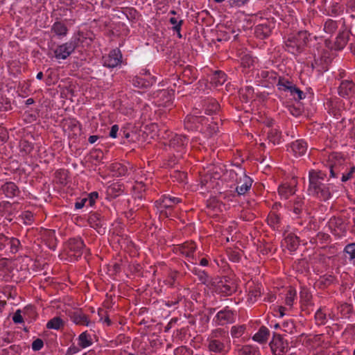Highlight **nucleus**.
<instances>
[{
	"mask_svg": "<svg viewBox=\"0 0 355 355\" xmlns=\"http://www.w3.org/2000/svg\"><path fill=\"white\" fill-rule=\"evenodd\" d=\"M349 37L348 31H344L339 33L334 42L335 48L338 50L343 49L347 44Z\"/></svg>",
	"mask_w": 355,
	"mask_h": 355,
	"instance_id": "nucleus-23",
	"label": "nucleus"
},
{
	"mask_svg": "<svg viewBox=\"0 0 355 355\" xmlns=\"http://www.w3.org/2000/svg\"><path fill=\"white\" fill-rule=\"evenodd\" d=\"M338 94L343 97H352L355 96V84L352 80H343L338 87Z\"/></svg>",
	"mask_w": 355,
	"mask_h": 355,
	"instance_id": "nucleus-12",
	"label": "nucleus"
},
{
	"mask_svg": "<svg viewBox=\"0 0 355 355\" xmlns=\"http://www.w3.org/2000/svg\"><path fill=\"white\" fill-rule=\"evenodd\" d=\"M289 92L293 96V98L297 101L303 99L305 97L304 93L299 88H297L295 85L292 86L289 90Z\"/></svg>",
	"mask_w": 355,
	"mask_h": 355,
	"instance_id": "nucleus-43",
	"label": "nucleus"
},
{
	"mask_svg": "<svg viewBox=\"0 0 355 355\" xmlns=\"http://www.w3.org/2000/svg\"><path fill=\"white\" fill-rule=\"evenodd\" d=\"M71 320L76 324L89 326L91 323L88 317L81 311H76L70 315Z\"/></svg>",
	"mask_w": 355,
	"mask_h": 355,
	"instance_id": "nucleus-18",
	"label": "nucleus"
},
{
	"mask_svg": "<svg viewBox=\"0 0 355 355\" xmlns=\"http://www.w3.org/2000/svg\"><path fill=\"white\" fill-rule=\"evenodd\" d=\"M196 72L197 70L191 66H187L184 68L182 73V80L184 83L186 84H191L193 83V81L197 78Z\"/></svg>",
	"mask_w": 355,
	"mask_h": 355,
	"instance_id": "nucleus-20",
	"label": "nucleus"
},
{
	"mask_svg": "<svg viewBox=\"0 0 355 355\" xmlns=\"http://www.w3.org/2000/svg\"><path fill=\"white\" fill-rule=\"evenodd\" d=\"M1 191L7 198H13L17 196L19 193V188L12 182H6L3 184Z\"/></svg>",
	"mask_w": 355,
	"mask_h": 355,
	"instance_id": "nucleus-15",
	"label": "nucleus"
},
{
	"mask_svg": "<svg viewBox=\"0 0 355 355\" xmlns=\"http://www.w3.org/2000/svg\"><path fill=\"white\" fill-rule=\"evenodd\" d=\"M63 127L65 130L72 131L75 135L80 132L79 122L74 119H69L64 121Z\"/></svg>",
	"mask_w": 355,
	"mask_h": 355,
	"instance_id": "nucleus-28",
	"label": "nucleus"
},
{
	"mask_svg": "<svg viewBox=\"0 0 355 355\" xmlns=\"http://www.w3.org/2000/svg\"><path fill=\"white\" fill-rule=\"evenodd\" d=\"M301 302L304 304H307L311 300V295L307 290L301 291L300 293Z\"/></svg>",
	"mask_w": 355,
	"mask_h": 355,
	"instance_id": "nucleus-49",
	"label": "nucleus"
},
{
	"mask_svg": "<svg viewBox=\"0 0 355 355\" xmlns=\"http://www.w3.org/2000/svg\"><path fill=\"white\" fill-rule=\"evenodd\" d=\"M268 139L273 145L278 144L281 140V132L276 129H271L268 132Z\"/></svg>",
	"mask_w": 355,
	"mask_h": 355,
	"instance_id": "nucleus-35",
	"label": "nucleus"
},
{
	"mask_svg": "<svg viewBox=\"0 0 355 355\" xmlns=\"http://www.w3.org/2000/svg\"><path fill=\"white\" fill-rule=\"evenodd\" d=\"M69 253L70 256L74 257H80L85 248L83 241L80 238H73L69 240L68 242Z\"/></svg>",
	"mask_w": 355,
	"mask_h": 355,
	"instance_id": "nucleus-10",
	"label": "nucleus"
},
{
	"mask_svg": "<svg viewBox=\"0 0 355 355\" xmlns=\"http://www.w3.org/2000/svg\"><path fill=\"white\" fill-rule=\"evenodd\" d=\"M234 319L235 315L234 311L226 307L217 313L214 318V321L217 325L223 326L234 322Z\"/></svg>",
	"mask_w": 355,
	"mask_h": 355,
	"instance_id": "nucleus-8",
	"label": "nucleus"
},
{
	"mask_svg": "<svg viewBox=\"0 0 355 355\" xmlns=\"http://www.w3.org/2000/svg\"><path fill=\"white\" fill-rule=\"evenodd\" d=\"M122 55L119 49H114L102 58L103 66L114 68L121 62Z\"/></svg>",
	"mask_w": 355,
	"mask_h": 355,
	"instance_id": "nucleus-9",
	"label": "nucleus"
},
{
	"mask_svg": "<svg viewBox=\"0 0 355 355\" xmlns=\"http://www.w3.org/2000/svg\"><path fill=\"white\" fill-rule=\"evenodd\" d=\"M282 330L288 334H293L295 330V326L293 321H285L282 324Z\"/></svg>",
	"mask_w": 355,
	"mask_h": 355,
	"instance_id": "nucleus-45",
	"label": "nucleus"
},
{
	"mask_svg": "<svg viewBox=\"0 0 355 355\" xmlns=\"http://www.w3.org/2000/svg\"><path fill=\"white\" fill-rule=\"evenodd\" d=\"M355 172V166H352L349 169V171L347 173H342V178L341 180L342 182H347L349 179L352 178L353 173Z\"/></svg>",
	"mask_w": 355,
	"mask_h": 355,
	"instance_id": "nucleus-56",
	"label": "nucleus"
},
{
	"mask_svg": "<svg viewBox=\"0 0 355 355\" xmlns=\"http://www.w3.org/2000/svg\"><path fill=\"white\" fill-rule=\"evenodd\" d=\"M21 310H17L12 316V320L16 324H19L23 322V317L21 314Z\"/></svg>",
	"mask_w": 355,
	"mask_h": 355,
	"instance_id": "nucleus-61",
	"label": "nucleus"
},
{
	"mask_svg": "<svg viewBox=\"0 0 355 355\" xmlns=\"http://www.w3.org/2000/svg\"><path fill=\"white\" fill-rule=\"evenodd\" d=\"M203 107L206 114L211 115L217 113L220 109V105L216 99L211 98L204 101Z\"/></svg>",
	"mask_w": 355,
	"mask_h": 355,
	"instance_id": "nucleus-17",
	"label": "nucleus"
},
{
	"mask_svg": "<svg viewBox=\"0 0 355 355\" xmlns=\"http://www.w3.org/2000/svg\"><path fill=\"white\" fill-rule=\"evenodd\" d=\"M329 15H339L340 12V7L338 5V3H336L331 6V7L329 9Z\"/></svg>",
	"mask_w": 355,
	"mask_h": 355,
	"instance_id": "nucleus-59",
	"label": "nucleus"
},
{
	"mask_svg": "<svg viewBox=\"0 0 355 355\" xmlns=\"http://www.w3.org/2000/svg\"><path fill=\"white\" fill-rule=\"evenodd\" d=\"M44 346V342L40 338L35 339L32 343V349L34 351L40 350Z\"/></svg>",
	"mask_w": 355,
	"mask_h": 355,
	"instance_id": "nucleus-57",
	"label": "nucleus"
},
{
	"mask_svg": "<svg viewBox=\"0 0 355 355\" xmlns=\"http://www.w3.org/2000/svg\"><path fill=\"white\" fill-rule=\"evenodd\" d=\"M8 245H10V252L12 254L17 253L20 248L21 243L17 238H8Z\"/></svg>",
	"mask_w": 355,
	"mask_h": 355,
	"instance_id": "nucleus-41",
	"label": "nucleus"
},
{
	"mask_svg": "<svg viewBox=\"0 0 355 355\" xmlns=\"http://www.w3.org/2000/svg\"><path fill=\"white\" fill-rule=\"evenodd\" d=\"M237 187L236 191L238 195H244L252 187V179L246 175L245 173H241L239 180L236 179Z\"/></svg>",
	"mask_w": 355,
	"mask_h": 355,
	"instance_id": "nucleus-11",
	"label": "nucleus"
},
{
	"mask_svg": "<svg viewBox=\"0 0 355 355\" xmlns=\"http://www.w3.org/2000/svg\"><path fill=\"white\" fill-rule=\"evenodd\" d=\"M77 44L78 42L75 39L74 40L58 45L54 50L55 58L58 60L67 59L74 51L77 47Z\"/></svg>",
	"mask_w": 355,
	"mask_h": 355,
	"instance_id": "nucleus-6",
	"label": "nucleus"
},
{
	"mask_svg": "<svg viewBox=\"0 0 355 355\" xmlns=\"http://www.w3.org/2000/svg\"><path fill=\"white\" fill-rule=\"evenodd\" d=\"M296 297V291L293 289H290L287 293L285 298V303L287 306H292L293 304V302Z\"/></svg>",
	"mask_w": 355,
	"mask_h": 355,
	"instance_id": "nucleus-48",
	"label": "nucleus"
},
{
	"mask_svg": "<svg viewBox=\"0 0 355 355\" xmlns=\"http://www.w3.org/2000/svg\"><path fill=\"white\" fill-rule=\"evenodd\" d=\"M269 336V329L267 327L262 326L260 327L259 331L254 335L252 338L254 340L257 341L260 343H264L267 342Z\"/></svg>",
	"mask_w": 355,
	"mask_h": 355,
	"instance_id": "nucleus-26",
	"label": "nucleus"
},
{
	"mask_svg": "<svg viewBox=\"0 0 355 355\" xmlns=\"http://www.w3.org/2000/svg\"><path fill=\"white\" fill-rule=\"evenodd\" d=\"M169 21L171 24L173 25V30L178 33V36L179 37H181V35H180V29H181V26H182V24L183 23V21L182 20H178V19L176 17H171L170 19H169Z\"/></svg>",
	"mask_w": 355,
	"mask_h": 355,
	"instance_id": "nucleus-47",
	"label": "nucleus"
},
{
	"mask_svg": "<svg viewBox=\"0 0 355 355\" xmlns=\"http://www.w3.org/2000/svg\"><path fill=\"white\" fill-rule=\"evenodd\" d=\"M181 201L182 200L180 198L164 195L159 200H157L155 203L162 215L166 217H170L171 216V209Z\"/></svg>",
	"mask_w": 355,
	"mask_h": 355,
	"instance_id": "nucleus-4",
	"label": "nucleus"
},
{
	"mask_svg": "<svg viewBox=\"0 0 355 355\" xmlns=\"http://www.w3.org/2000/svg\"><path fill=\"white\" fill-rule=\"evenodd\" d=\"M241 355H254L255 349L250 345L243 346L239 351Z\"/></svg>",
	"mask_w": 355,
	"mask_h": 355,
	"instance_id": "nucleus-51",
	"label": "nucleus"
},
{
	"mask_svg": "<svg viewBox=\"0 0 355 355\" xmlns=\"http://www.w3.org/2000/svg\"><path fill=\"white\" fill-rule=\"evenodd\" d=\"M335 277L331 275H326L320 277L318 281L320 288H325L332 284L335 281Z\"/></svg>",
	"mask_w": 355,
	"mask_h": 355,
	"instance_id": "nucleus-36",
	"label": "nucleus"
},
{
	"mask_svg": "<svg viewBox=\"0 0 355 355\" xmlns=\"http://www.w3.org/2000/svg\"><path fill=\"white\" fill-rule=\"evenodd\" d=\"M88 223L92 227L96 228L102 226L101 223L100 216L96 213L92 214L89 216Z\"/></svg>",
	"mask_w": 355,
	"mask_h": 355,
	"instance_id": "nucleus-42",
	"label": "nucleus"
},
{
	"mask_svg": "<svg viewBox=\"0 0 355 355\" xmlns=\"http://www.w3.org/2000/svg\"><path fill=\"white\" fill-rule=\"evenodd\" d=\"M79 345L82 348H86L92 344L90 335L87 331L83 332L78 337Z\"/></svg>",
	"mask_w": 355,
	"mask_h": 355,
	"instance_id": "nucleus-34",
	"label": "nucleus"
},
{
	"mask_svg": "<svg viewBox=\"0 0 355 355\" xmlns=\"http://www.w3.org/2000/svg\"><path fill=\"white\" fill-rule=\"evenodd\" d=\"M227 79L226 74L221 71H214L210 77V84L215 87L220 86L225 83Z\"/></svg>",
	"mask_w": 355,
	"mask_h": 355,
	"instance_id": "nucleus-19",
	"label": "nucleus"
},
{
	"mask_svg": "<svg viewBox=\"0 0 355 355\" xmlns=\"http://www.w3.org/2000/svg\"><path fill=\"white\" fill-rule=\"evenodd\" d=\"M338 28L337 21L333 19H327L324 24V31L328 34L334 33Z\"/></svg>",
	"mask_w": 355,
	"mask_h": 355,
	"instance_id": "nucleus-38",
	"label": "nucleus"
},
{
	"mask_svg": "<svg viewBox=\"0 0 355 355\" xmlns=\"http://www.w3.org/2000/svg\"><path fill=\"white\" fill-rule=\"evenodd\" d=\"M133 84L138 87H146L148 84L140 78H136L133 80Z\"/></svg>",
	"mask_w": 355,
	"mask_h": 355,
	"instance_id": "nucleus-63",
	"label": "nucleus"
},
{
	"mask_svg": "<svg viewBox=\"0 0 355 355\" xmlns=\"http://www.w3.org/2000/svg\"><path fill=\"white\" fill-rule=\"evenodd\" d=\"M51 32L60 38H62L67 35L68 28L62 21H55L51 26Z\"/></svg>",
	"mask_w": 355,
	"mask_h": 355,
	"instance_id": "nucleus-22",
	"label": "nucleus"
},
{
	"mask_svg": "<svg viewBox=\"0 0 355 355\" xmlns=\"http://www.w3.org/2000/svg\"><path fill=\"white\" fill-rule=\"evenodd\" d=\"M64 326V322L60 317H55L51 319L46 324L48 329H60Z\"/></svg>",
	"mask_w": 355,
	"mask_h": 355,
	"instance_id": "nucleus-37",
	"label": "nucleus"
},
{
	"mask_svg": "<svg viewBox=\"0 0 355 355\" xmlns=\"http://www.w3.org/2000/svg\"><path fill=\"white\" fill-rule=\"evenodd\" d=\"M176 252L184 255L186 257L193 259V253L196 249V245L193 241H187L175 248Z\"/></svg>",
	"mask_w": 355,
	"mask_h": 355,
	"instance_id": "nucleus-13",
	"label": "nucleus"
},
{
	"mask_svg": "<svg viewBox=\"0 0 355 355\" xmlns=\"http://www.w3.org/2000/svg\"><path fill=\"white\" fill-rule=\"evenodd\" d=\"M257 76L262 81H265L269 84H274L277 79V75L272 71L261 70L257 73Z\"/></svg>",
	"mask_w": 355,
	"mask_h": 355,
	"instance_id": "nucleus-21",
	"label": "nucleus"
},
{
	"mask_svg": "<svg viewBox=\"0 0 355 355\" xmlns=\"http://www.w3.org/2000/svg\"><path fill=\"white\" fill-rule=\"evenodd\" d=\"M345 252L349 254L350 259H355V243L347 245Z\"/></svg>",
	"mask_w": 355,
	"mask_h": 355,
	"instance_id": "nucleus-52",
	"label": "nucleus"
},
{
	"mask_svg": "<svg viewBox=\"0 0 355 355\" xmlns=\"http://www.w3.org/2000/svg\"><path fill=\"white\" fill-rule=\"evenodd\" d=\"M307 144L302 139H298L291 143L290 148L295 157H300L306 152Z\"/></svg>",
	"mask_w": 355,
	"mask_h": 355,
	"instance_id": "nucleus-14",
	"label": "nucleus"
},
{
	"mask_svg": "<svg viewBox=\"0 0 355 355\" xmlns=\"http://www.w3.org/2000/svg\"><path fill=\"white\" fill-rule=\"evenodd\" d=\"M260 294H261V292L259 289H257L256 288H252L249 291V293H248L249 300L250 301H255L256 297L257 296H259Z\"/></svg>",
	"mask_w": 355,
	"mask_h": 355,
	"instance_id": "nucleus-58",
	"label": "nucleus"
},
{
	"mask_svg": "<svg viewBox=\"0 0 355 355\" xmlns=\"http://www.w3.org/2000/svg\"><path fill=\"white\" fill-rule=\"evenodd\" d=\"M304 198L297 197L295 199L291 207L293 214L298 217L304 209Z\"/></svg>",
	"mask_w": 355,
	"mask_h": 355,
	"instance_id": "nucleus-31",
	"label": "nucleus"
},
{
	"mask_svg": "<svg viewBox=\"0 0 355 355\" xmlns=\"http://www.w3.org/2000/svg\"><path fill=\"white\" fill-rule=\"evenodd\" d=\"M249 0H229L231 7H241L248 3Z\"/></svg>",
	"mask_w": 355,
	"mask_h": 355,
	"instance_id": "nucleus-60",
	"label": "nucleus"
},
{
	"mask_svg": "<svg viewBox=\"0 0 355 355\" xmlns=\"http://www.w3.org/2000/svg\"><path fill=\"white\" fill-rule=\"evenodd\" d=\"M293 85V83L288 78L283 77L278 78L277 87L279 90L289 92Z\"/></svg>",
	"mask_w": 355,
	"mask_h": 355,
	"instance_id": "nucleus-33",
	"label": "nucleus"
},
{
	"mask_svg": "<svg viewBox=\"0 0 355 355\" xmlns=\"http://www.w3.org/2000/svg\"><path fill=\"white\" fill-rule=\"evenodd\" d=\"M245 330L244 325L233 326L231 329V335L234 338H240L243 335Z\"/></svg>",
	"mask_w": 355,
	"mask_h": 355,
	"instance_id": "nucleus-44",
	"label": "nucleus"
},
{
	"mask_svg": "<svg viewBox=\"0 0 355 355\" xmlns=\"http://www.w3.org/2000/svg\"><path fill=\"white\" fill-rule=\"evenodd\" d=\"M286 248L290 251H295L299 246L300 239L293 234H288L284 239Z\"/></svg>",
	"mask_w": 355,
	"mask_h": 355,
	"instance_id": "nucleus-24",
	"label": "nucleus"
},
{
	"mask_svg": "<svg viewBox=\"0 0 355 355\" xmlns=\"http://www.w3.org/2000/svg\"><path fill=\"white\" fill-rule=\"evenodd\" d=\"M254 62V58L248 54L244 55L241 59V65L245 68H250Z\"/></svg>",
	"mask_w": 355,
	"mask_h": 355,
	"instance_id": "nucleus-46",
	"label": "nucleus"
},
{
	"mask_svg": "<svg viewBox=\"0 0 355 355\" xmlns=\"http://www.w3.org/2000/svg\"><path fill=\"white\" fill-rule=\"evenodd\" d=\"M340 312L343 315L347 316L352 311V306L351 304L345 303L340 306Z\"/></svg>",
	"mask_w": 355,
	"mask_h": 355,
	"instance_id": "nucleus-53",
	"label": "nucleus"
},
{
	"mask_svg": "<svg viewBox=\"0 0 355 355\" xmlns=\"http://www.w3.org/2000/svg\"><path fill=\"white\" fill-rule=\"evenodd\" d=\"M197 275L201 283L207 284L209 282V277L205 271H198Z\"/></svg>",
	"mask_w": 355,
	"mask_h": 355,
	"instance_id": "nucleus-62",
	"label": "nucleus"
},
{
	"mask_svg": "<svg viewBox=\"0 0 355 355\" xmlns=\"http://www.w3.org/2000/svg\"><path fill=\"white\" fill-rule=\"evenodd\" d=\"M236 290L235 281L229 277H223L216 286V292L223 296L231 295Z\"/></svg>",
	"mask_w": 355,
	"mask_h": 355,
	"instance_id": "nucleus-5",
	"label": "nucleus"
},
{
	"mask_svg": "<svg viewBox=\"0 0 355 355\" xmlns=\"http://www.w3.org/2000/svg\"><path fill=\"white\" fill-rule=\"evenodd\" d=\"M316 241H320L321 243H327L329 239V235L324 232H319L315 237Z\"/></svg>",
	"mask_w": 355,
	"mask_h": 355,
	"instance_id": "nucleus-55",
	"label": "nucleus"
},
{
	"mask_svg": "<svg viewBox=\"0 0 355 355\" xmlns=\"http://www.w3.org/2000/svg\"><path fill=\"white\" fill-rule=\"evenodd\" d=\"M271 31L272 29L268 24H259L255 28V35L260 39H264L270 35Z\"/></svg>",
	"mask_w": 355,
	"mask_h": 355,
	"instance_id": "nucleus-25",
	"label": "nucleus"
},
{
	"mask_svg": "<svg viewBox=\"0 0 355 355\" xmlns=\"http://www.w3.org/2000/svg\"><path fill=\"white\" fill-rule=\"evenodd\" d=\"M326 178V173L321 170L312 169L309 171V194L322 200H329L331 197L332 187L330 184L323 182Z\"/></svg>",
	"mask_w": 355,
	"mask_h": 355,
	"instance_id": "nucleus-1",
	"label": "nucleus"
},
{
	"mask_svg": "<svg viewBox=\"0 0 355 355\" xmlns=\"http://www.w3.org/2000/svg\"><path fill=\"white\" fill-rule=\"evenodd\" d=\"M8 237L2 234H0V250H3L6 245H8Z\"/></svg>",
	"mask_w": 355,
	"mask_h": 355,
	"instance_id": "nucleus-64",
	"label": "nucleus"
},
{
	"mask_svg": "<svg viewBox=\"0 0 355 355\" xmlns=\"http://www.w3.org/2000/svg\"><path fill=\"white\" fill-rule=\"evenodd\" d=\"M202 119L197 116H187L184 120V125L187 129L193 130L197 128V123H201Z\"/></svg>",
	"mask_w": 355,
	"mask_h": 355,
	"instance_id": "nucleus-30",
	"label": "nucleus"
},
{
	"mask_svg": "<svg viewBox=\"0 0 355 355\" xmlns=\"http://www.w3.org/2000/svg\"><path fill=\"white\" fill-rule=\"evenodd\" d=\"M178 275L179 273L177 271L171 272L167 279L166 280L167 284L169 285L170 286H174L176 283V280Z\"/></svg>",
	"mask_w": 355,
	"mask_h": 355,
	"instance_id": "nucleus-50",
	"label": "nucleus"
},
{
	"mask_svg": "<svg viewBox=\"0 0 355 355\" xmlns=\"http://www.w3.org/2000/svg\"><path fill=\"white\" fill-rule=\"evenodd\" d=\"M110 170L114 176H123L127 173V168L120 163H114L110 166Z\"/></svg>",
	"mask_w": 355,
	"mask_h": 355,
	"instance_id": "nucleus-32",
	"label": "nucleus"
},
{
	"mask_svg": "<svg viewBox=\"0 0 355 355\" xmlns=\"http://www.w3.org/2000/svg\"><path fill=\"white\" fill-rule=\"evenodd\" d=\"M208 347L211 352L222 353L230 343L228 333L223 329L213 330L208 338Z\"/></svg>",
	"mask_w": 355,
	"mask_h": 355,
	"instance_id": "nucleus-2",
	"label": "nucleus"
},
{
	"mask_svg": "<svg viewBox=\"0 0 355 355\" xmlns=\"http://www.w3.org/2000/svg\"><path fill=\"white\" fill-rule=\"evenodd\" d=\"M270 347L275 355H282L288 351V344L284 341L281 335L273 334V338L270 343Z\"/></svg>",
	"mask_w": 355,
	"mask_h": 355,
	"instance_id": "nucleus-7",
	"label": "nucleus"
},
{
	"mask_svg": "<svg viewBox=\"0 0 355 355\" xmlns=\"http://www.w3.org/2000/svg\"><path fill=\"white\" fill-rule=\"evenodd\" d=\"M241 95L246 101L253 99L255 97L253 87L249 85L241 88Z\"/></svg>",
	"mask_w": 355,
	"mask_h": 355,
	"instance_id": "nucleus-39",
	"label": "nucleus"
},
{
	"mask_svg": "<svg viewBox=\"0 0 355 355\" xmlns=\"http://www.w3.org/2000/svg\"><path fill=\"white\" fill-rule=\"evenodd\" d=\"M315 320L318 325H324L326 324L327 314L322 309H319L315 314Z\"/></svg>",
	"mask_w": 355,
	"mask_h": 355,
	"instance_id": "nucleus-40",
	"label": "nucleus"
},
{
	"mask_svg": "<svg viewBox=\"0 0 355 355\" xmlns=\"http://www.w3.org/2000/svg\"><path fill=\"white\" fill-rule=\"evenodd\" d=\"M278 193L282 198L286 200L295 193V189L287 184H282L278 188Z\"/></svg>",
	"mask_w": 355,
	"mask_h": 355,
	"instance_id": "nucleus-29",
	"label": "nucleus"
},
{
	"mask_svg": "<svg viewBox=\"0 0 355 355\" xmlns=\"http://www.w3.org/2000/svg\"><path fill=\"white\" fill-rule=\"evenodd\" d=\"M189 139L187 137L181 135H175L170 140V146L173 148H178L186 146L188 144Z\"/></svg>",
	"mask_w": 355,
	"mask_h": 355,
	"instance_id": "nucleus-27",
	"label": "nucleus"
},
{
	"mask_svg": "<svg viewBox=\"0 0 355 355\" xmlns=\"http://www.w3.org/2000/svg\"><path fill=\"white\" fill-rule=\"evenodd\" d=\"M309 34L306 31H300L290 36L285 42L286 49L293 54L300 53L306 46Z\"/></svg>",
	"mask_w": 355,
	"mask_h": 355,
	"instance_id": "nucleus-3",
	"label": "nucleus"
},
{
	"mask_svg": "<svg viewBox=\"0 0 355 355\" xmlns=\"http://www.w3.org/2000/svg\"><path fill=\"white\" fill-rule=\"evenodd\" d=\"M344 162L345 159L340 157V159L338 160V163H334L329 165L330 178H338L340 174L342 175V173L347 169L346 166L343 164Z\"/></svg>",
	"mask_w": 355,
	"mask_h": 355,
	"instance_id": "nucleus-16",
	"label": "nucleus"
},
{
	"mask_svg": "<svg viewBox=\"0 0 355 355\" xmlns=\"http://www.w3.org/2000/svg\"><path fill=\"white\" fill-rule=\"evenodd\" d=\"M268 221L270 224L275 225L279 223L280 218L275 213H270L268 217Z\"/></svg>",
	"mask_w": 355,
	"mask_h": 355,
	"instance_id": "nucleus-54",
	"label": "nucleus"
}]
</instances>
